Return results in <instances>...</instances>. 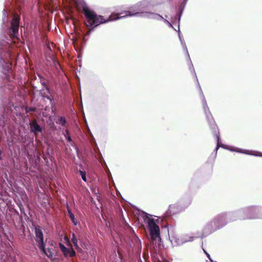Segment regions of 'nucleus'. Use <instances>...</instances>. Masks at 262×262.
Returning <instances> with one entry per match:
<instances>
[{"label": "nucleus", "instance_id": "1", "mask_svg": "<svg viewBox=\"0 0 262 262\" xmlns=\"http://www.w3.org/2000/svg\"><path fill=\"white\" fill-rule=\"evenodd\" d=\"M20 16L15 14L10 21V26L8 27L7 35H1L0 36V68H2V73L4 74L5 78L3 80L4 83L0 85V97L2 99H8V102L4 104L0 108L8 110L11 112L10 122L12 116L13 110H16L17 105L13 103V95L17 91L15 85L17 81L15 76L12 69V61L15 60L17 56V51L12 45V42H16L19 40L18 30L19 27ZM4 115L6 118V113L3 110L0 113Z\"/></svg>", "mask_w": 262, "mask_h": 262}, {"label": "nucleus", "instance_id": "2", "mask_svg": "<svg viewBox=\"0 0 262 262\" xmlns=\"http://www.w3.org/2000/svg\"><path fill=\"white\" fill-rule=\"evenodd\" d=\"M162 3V0H143L130 7L126 16L143 17L147 19L163 20L169 27L173 28L171 23L156 12L155 7Z\"/></svg>", "mask_w": 262, "mask_h": 262}, {"label": "nucleus", "instance_id": "3", "mask_svg": "<svg viewBox=\"0 0 262 262\" xmlns=\"http://www.w3.org/2000/svg\"><path fill=\"white\" fill-rule=\"evenodd\" d=\"M140 216L148 230L150 242L154 245V248L156 250V248L159 249L161 243V238L160 228L158 225L159 220L152 217L151 215L144 211H142Z\"/></svg>", "mask_w": 262, "mask_h": 262}, {"label": "nucleus", "instance_id": "4", "mask_svg": "<svg viewBox=\"0 0 262 262\" xmlns=\"http://www.w3.org/2000/svg\"><path fill=\"white\" fill-rule=\"evenodd\" d=\"M82 11L86 18L85 25L92 28H95L101 24L116 20L124 17H114L111 15L107 19H105L102 16L98 15L95 12L86 6L83 7Z\"/></svg>", "mask_w": 262, "mask_h": 262}, {"label": "nucleus", "instance_id": "5", "mask_svg": "<svg viewBox=\"0 0 262 262\" xmlns=\"http://www.w3.org/2000/svg\"><path fill=\"white\" fill-rule=\"evenodd\" d=\"M234 211L236 220H262V207L260 206H249Z\"/></svg>", "mask_w": 262, "mask_h": 262}, {"label": "nucleus", "instance_id": "6", "mask_svg": "<svg viewBox=\"0 0 262 262\" xmlns=\"http://www.w3.org/2000/svg\"><path fill=\"white\" fill-rule=\"evenodd\" d=\"M34 230L35 235V240L38 248L42 254L49 258H52L53 256V253L51 248H46V243L44 241L43 234L41 229L40 227L37 226L35 228Z\"/></svg>", "mask_w": 262, "mask_h": 262}, {"label": "nucleus", "instance_id": "7", "mask_svg": "<svg viewBox=\"0 0 262 262\" xmlns=\"http://www.w3.org/2000/svg\"><path fill=\"white\" fill-rule=\"evenodd\" d=\"M199 88L200 89V96L202 100L204 112L205 114L206 118L210 128V129H214L216 128H218L215 123L214 119L209 110V107L207 103V101L205 99V96L200 84H199Z\"/></svg>", "mask_w": 262, "mask_h": 262}, {"label": "nucleus", "instance_id": "8", "mask_svg": "<svg viewBox=\"0 0 262 262\" xmlns=\"http://www.w3.org/2000/svg\"><path fill=\"white\" fill-rule=\"evenodd\" d=\"M191 203V200L187 198L186 200H181L175 204L170 205L168 209L165 213V217L174 215L177 213L184 210Z\"/></svg>", "mask_w": 262, "mask_h": 262}, {"label": "nucleus", "instance_id": "9", "mask_svg": "<svg viewBox=\"0 0 262 262\" xmlns=\"http://www.w3.org/2000/svg\"><path fill=\"white\" fill-rule=\"evenodd\" d=\"M214 217L221 229L225 227L229 222L236 220L234 211L222 212Z\"/></svg>", "mask_w": 262, "mask_h": 262}, {"label": "nucleus", "instance_id": "10", "mask_svg": "<svg viewBox=\"0 0 262 262\" xmlns=\"http://www.w3.org/2000/svg\"><path fill=\"white\" fill-rule=\"evenodd\" d=\"M211 130L212 131V133L213 136L216 138V142H217L216 146L214 150V151L215 152V155L216 154L217 149H219V148L220 147H221L223 148L228 149L229 150L232 151H235L237 152L243 153V154H245L246 155H252L251 154L249 153V150H244V149H242L241 148H235V149H234V148L233 147H232L230 148H227L224 144L220 143V138L219 131L218 128H216L214 129H212Z\"/></svg>", "mask_w": 262, "mask_h": 262}, {"label": "nucleus", "instance_id": "11", "mask_svg": "<svg viewBox=\"0 0 262 262\" xmlns=\"http://www.w3.org/2000/svg\"><path fill=\"white\" fill-rule=\"evenodd\" d=\"M169 238L171 243L174 242L177 246L182 245L187 242H192L194 239V236L188 234H184L180 236H172Z\"/></svg>", "mask_w": 262, "mask_h": 262}, {"label": "nucleus", "instance_id": "12", "mask_svg": "<svg viewBox=\"0 0 262 262\" xmlns=\"http://www.w3.org/2000/svg\"><path fill=\"white\" fill-rule=\"evenodd\" d=\"M84 121L85 122V124L86 125L88 132L90 133V136L92 138L93 140H94L93 143H94V148L95 151L97 154L98 156V160L99 161V163L102 165V166H106V164L104 161V160L103 158L102 155L99 149L98 146H97V143L95 141V139L93 136L92 134L91 133L90 128H89L86 119L84 118Z\"/></svg>", "mask_w": 262, "mask_h": 262}, {"label": "nucleus", "instance_id": "13", "mask_svg": "<svg viewBox=\"0 0 262 262\" xmlns=\"http://www.w3.org/2000/svg\"><path fill=\"white\" fill-rule=\"evenodd\" d=\"M187 1L188 0H183L180 4L178 10L176 11L175 16L172 18L171 21L173 24H178L179 25L181 16Z\"/></svg>", "mask_w": 262, "mask_h": 262}, {"label": "nucleus", "instance_id": "14", "mask_svg": "<svg viewBox=\"0 0 262 262\" xmlns=\"http://www.w3.org/2000/svg\"><path fill=\"white\" fill-rule=\"evenodd\" d=\"M217 230L214 224H213L211 220H210L205 224L202 230V236L206 237Z\"/></svg>", "mask_w": 262, "mask_h": 262}, {"label": "nucleus", "instance_id": "15", "mask_svg": "<svg viewBox=\"0 0 262 262\" xmlns=\"http://www.w3.org/2000/svg\"><path fill=\"white\" fill-rule=\"evenodd\" d=\"M69 245L71 246L70 249L67 248L63 244L59 243V248L64 257H74L76 255V252L74 250L72 245L70 243H69Z\"/></svg>", "mask_w": 262, "mask_h": 262}, {"label": "nucleus", "instance_id": "16", "mask_svg": "<svg viewBox=\"0 0 262 262\" xmlns=\"http://www.w3.org/2000/svg\"><path fill=\"white\" fill-rule=\"evenodd\" d=\"M30 132L35 136L42 132V127L38 123L36 119H33L29 122Z\"/></svg>", "mask_w": 262, "mask_h": 262}, {"label": "nucleus", "instance_id": "17", "mask_svg": "<svg viewBox=\"0 0 262 262\" xmlns=\"http://www.w3.org/2000/svg\"><path fill=\"white\" fill-rule=\"evenodd\" d=\"M110 258L113 262H124L122 255L119 249L117 251L114 250L111 254Z\"/></svg>", "mask_w": 262, "mask_h": 262}, {"label": "nucleus", "instance_id": "18", "mask_svg": "<svg viewBox=\"0 0 262 262\" xmlns=\"http://www.w3.org/2000/svg\"><path fill=\"white\" fill-rule=\"evenodd\" d=\"M178 24V30L177 31L178 32V35H179V38L180 41L181 42V45L182 46V48H183L184 51L187 54L188 58H189V53H188V50H187L186 43H185V41L184 40V39L182 38V36L181 35V34H180V25H179L178 24Z\"/></svg>", "mask_w": 262, "mask_h": 262}, {"label": "nucleus", "instance_id": "19", "mask_svg": "<svg viewBox=\"0 0 262 262\" xmlns=\"http://www.w3.org/2000/svg\"><path fill=\"white\" fill-rule=\"evenodd\" d=\"M74 40V43L79 45V44H82L84 42V36L81 34H76Z\"/></svg>", "mask_w": 262, "mask_h": 262}, {"label": "nucleus", "instance_id": "20", "mask_svg": "<svg viewBox=\"0 0 262 262\" xmlns=\"http://www.w3.org/2000/svg\"><path fill=\"white\" fill-rule=\"evenodd\" d=\"M188 59H189V62L188 63L189 70L191 71L192 74L193 75H194V76H195V77L196 78V80L197 81V82H198V84L199 85V84H200V83L199 82V81H198V78H197V76H196V74L195 73V70H194L193 64H192V62L191 61L190 58L189 57V58H188Z\"/></svg>", "mask_w": 262, "mask_h": 262}, {"label": "nucleus", "instance_id": "21", "mask_svg": "<svg viewBox=\"0 0 262 262\" xmlns=\"http://www.w3.org/2000/svg\"><path fill=\"white\" fill-rule=\"evenodd\" d=\"M67 209L69 217L70 218L71 221L74 225H77V221L76 220L74 214L72 213L71 210L70 208L68 207Z\"/></svg>", "mask_w": 262, "mask_h": 262}, {"label": "nucleus", "instance_id": "22", "mask_svg": "<svg viewBox=\"0 0 262 262\" xmlns=\"http://www.w3.org/2000/svg\"><path fill=\"white\" fill-rule=\"evenodd\" d=\"M8 14L6 11V10L4 9L3 11V25L2 26V28H4V25L8 22Z\"/></svg>", "mask_w": 262, "mask_h": 262}, {"label": "nucleus", "instance_id": "23", "mask_svg": "<svg viewBox=\"0 0 262 262\" xmlns=\"http://www.w3.org/2000/svg\"><path fill=\"white\" fill-rule=\"evenodd\" d=\"M72 242L73 243V244H74V247L75 248L77 249V250H79L80 249V247L78 244V240L76 237V235L75 234L73 233H72Z\"/></svg>", "mask_w": 262, "mask_h": 262}, {"label": "nucleus", "instance_id": "24", "mask_svg": "<svg viewBox=\"0 0 262 262\" xmlns=\"http://www.w3.org/2000/svg\"><path fill=\"white\" fill-rule=\"evenodd\" d=\"M63 135L68 142L72 141V139L71 137L70 132L69 131V130L68 129H66L63 132Z\"/></svg>", "mask_w": 262, "mask_h": 262}, {"label": "nucleus", "instance_id": "25", "mask_svg": "<svg viewBox=\"0 0 262 262\" xmlns=\"http://www.w3.org/2000/svg\"><path fill=\"white\" fill-rule=\"evenodd\" d=\"M41 84L44 87L45 89L47 91L48 93H50V91L49 87L47 86L45 78L41 77L40 78Z\"/></svg>", "mask_w": 262, "mask_h": 262}, {"label": "nucleus", "instance_id": "26", "mask_svg": "<svg viewBox=\"0 0 262 262\" xmlns=\"http://www.w3.org/2000/svg\"><path fill=\"white\" fill-rule=\"evenodd\" d=\"M134 240L136 243V249H137L138 251H141L142 247H141V243L140 240L137 236H136L135 237Z\"/></svg>", "mask_w": 262, "mask_h": 262}, {"label": "nucleus", "instance_id": "27", "mask_svg": "<svg viewBox=\"0 0 262 262\" xmlns=\"http://www.w3.org/2000/svg\"><path fill=\"white\" fill-rule=\"evenodd\" d=\"M56 123L64 126L67 123V121L64 117L61 116L59 118L58 121H57Z\"/></svg>", "mask_w": 262, "mask_h": 262}, {"label": "nucleus", "instance_id": "28", "mask_svg": "<svg viewBox=\"0 0 262 262\" xmlns=\"http://www.w3.org/2000/svg\"><path fill=\"white\" fill-rule=\"evenodd\" d=\"M103 167L105 169V170L107 173V176L109 181H112V182H113V177L112 176L111 173L107 166L106 165V166H103Z\"/></svg>", "mask_w": 262, "mask_h": 262}, {"label": "nucleus", "instance_id": "29", "mask_svg": "<svg viewBox=\"0 0 262 262\" xmlns=\"http://www.w3.org/2000/svg\"><path fill=\"white\" fill-rule=\"evenodd\" d=\"M43 90H41L40 92V96L42 97L47 98V99L49 100L50 101V103H52V102L53 101V97H52L50 96L46 95L45 93H43Z\"/></svg>", "mask_w": 262, "mask_h": 262}, {"label": "nucleus", "instance_id": "30", "mask_svg": "<svg viewBox=\"0 0 262 262\" xmlns=\"http://www.w3.org/2000/svg\"><path fill=\"white\" fill-rule=\"evenodd\" d=\"M18 206L19 207L21 213H22L25 217H27V215L25 212V209L21 203L20 202L19 204H18Z\"/></svg>", "mask_w": 262, "mask_h": 262}, {"label": "nucleus", "instance_id": "31", "mask_svg": "<svg viewBox=\"0 0 262 262\" xmlns=\"http://www.w3.org/2000/svg\"><path fill=\"white\" fill-rule=\"evenodd\" d=\"M79 173L81 175L82 180L84 182H86V172L84 171L79 170Z\"/></svg>", "mask_w": 262, "mask_h": 262}, {"label": "nucleus", "instance_id": "32", "mask_svg": "<svg viewBox=\"0 0 262 262\" xmlns=\"http://www.w3.org/2000/svg\"><path fill=\"white\" fill-rule=\"evenodd\" d=\"M211 220L213 222V224H214V226H215V227H216V228L217 229V230L221 229V228H220V227L219 226V225H218L216 221L215 220L214 217H213Z\"/></svg>", "mask_w": 262, "mask_h": 262}, {"label": "nucleus", "instance_id": "33", "mask_svg": "<svg viewBox=\"0 0 262 262\" xmlns=\"http://www.w3.org/2000/svg\"><path fill=\"white\" fill-rule=\"evenodd\" d=\"M69 143L70 144V145L72 147H74L75 148V149L76 150V152L78 154V148L77 146L76 145V144L74 143V142L73 141V140H72V141L69 142Z\"/></svg>", "mask_w": 262, "mask_h": 262}, {"label": "nucleus", "instance_id": "34", "mask_svg": "<svg viewBox=\"0 0 262 262\" xmlns=\"http://www.w3.org/2000/svg\"><path fill=\"white\" fill-rule=\"evenodd\" d=\"M203 250L204 253L207 256V257L209 259L210 261L211 262H213V260L211 258V256H210V254L204 248H203Z\"/></svg>", "mask_w": 262, "mask_h": 262}, {"label": "nucleus", "instance_id": "35", "mask_svg": "<svg viewBox=\"0 0 262 262\" xmlns=\"http://www.w3.org/2000/svg\"><path fill=\"white\" fill-rule=\"evenodd\" d=\"M28 110L30 112H36L37 109L35 107H29Z\"/></svg>", "mask_w": 262, "mask_h": 262}, {"label": "nucleus", "instance_id": "36", "mask_svg": "<svg viewBox=\"0 0 262 262\" xmlns=\"http://www.w3.org/2000/svg\"><path fill=\"white\" fill-rule=\"evenodd\" d=\"M24 108H25V111L26 113H27H27H28L29 112H30V111L28 110V109H29V107H28V106H25V107H24Z\"/></svg>", "mask_w": 262, "mask_h": 262}, {"label": "nucleus", "instance_id": "37", "mask_svg": "<svg viewBox=\"0 0 262 262\" xmlns=\"http://www.w3.org/2000/svg\"><path fill=\"white\" fill-rule=\"evenodd\" d=\"M249 153L252 154V155H255L256 156H261V157H262V153H260V155H254L253 154L251 153L252 151H249Z\"/></svg>", "mask_w": 262, "mask_h": 262}, {"label": "nucleus", "instance_id": "38", "mask_svg": "<svg viewBox=\"0 0 262 262\" xmlns=\"http://www.w3.org/2000/svg\"><path fill=\"white\" fill-rule=\"evenodd\" d=\"M2 153H3L2 150L0 149V160H2L3 159V157L2 156Z\"/></svg>", "mask_w": 262, "mask_h": 262}, {"label": "nucleus", "instance_id": "39", "mask_svg": "<svg viewBox=\"0 0 262 262\" xmlns=\"http://www.w3.org/2000/svg\"><path fill=\"white\" fill-rule=\"evenodd\" d=\"M48 49H49L50 51H51V49L50 47L48 46Z\"/></svg>", "mask_w": 262, "mask_h": 262}, {"label": "nucleus", "instance_id": "40", "mask_svg": "<svg viewBox=\"0 0 262 262\" xmlns=\"http://www.w3.org/2000/svg\"><path fill=\"white\" fill-rule=\"evenodd\" d=\"M213 262H217V261H213Z\"/></svg>", "mask_w": 262, "mask_h": 262}]
</instances>
